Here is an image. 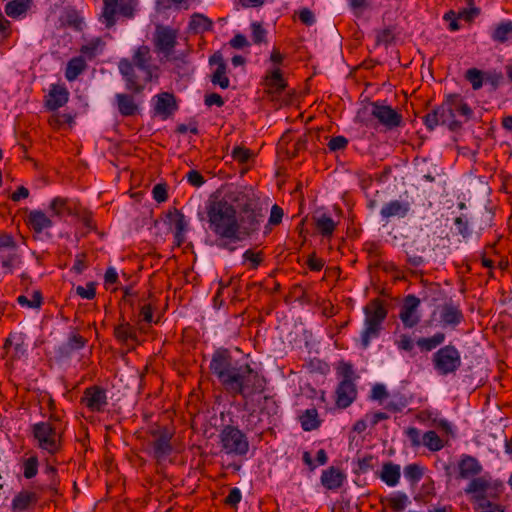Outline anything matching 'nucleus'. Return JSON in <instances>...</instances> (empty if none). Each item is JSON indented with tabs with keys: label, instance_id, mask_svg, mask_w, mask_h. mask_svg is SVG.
<instances>
[{
	"label": "nucleus",
	"instance_id": "nucleus-1",
	"mask_svg": "<svg viewBox=\"0 0 512 512\" xmlns=\"http://www.w3.org/2000/svg\"><path fill=\"white\" fill-rule=\"evenodd\" d=\"M209 369L224 390L232 396L240 395L249 399L262 393L266 386L265 378L258 371L248 362L233 357L226 348L214 351Z\"/></svg>",
	"mask_w": 512,
	"mask_h": 512
},
{
	"label": "nucleus",
	"instance_id": "nucleus-2",
	"mask_svg": "<svg viewBox=\"0 0 512 512\" xmlns=\"http://www.w3.org/2000/svg\"><path fill=\"white\" fill-rule=\"evenodd\" d=\"M236 187L223 195H212L206 203L209 229L217 237V246L234 251L236 243Z\"/></svg>",
	"mask_w": 512,
	"mask_h": 512
},
{
	"label": "nucleus",
	"instance_id": "nucleus-3",
	"mask_svg": "<svg viewBox=\"0 0 512 512\" xmlns=\"http://www.w3.org/2000/svg\"><path fill=\"white\" fill-rule=\"evenodd\" d=\"M118 69L125 80L127 90L133 93L142 92L157 72V67L152 64L150 48L146 45L137 47L131 60L121 59Z\"/></svg>",
	"mask_w": 512,
	"mask_h": 512
},
{
	"label": "nucleus",
	"instance_id": "nucleus-4",
	"mask_svg": "<svg viewBox=\"0 0 512 512\" xmlns=\"http://www.w3.org/2000/svg\"><path fill=\"white\" fill-rule=\"evenodd\" d=\"M236 243L244 241L260 230L264 220L263 209L251 190L236 187Z\"/></svg>",
	"mask_w": 512,
	"mask_h": 512
},
{
	"label": "nucleus",
	"instance_id": "nucleus-5",
	"mask_svg": "<svg viewBox=\"0 0 512 512\" xmlns=\"http://www.w3.org/2000/svg\"><path fill=\"white\" fill-rule=\"evenodd\" d=\"M65 430L61 413L49 415L47 420L34 423L30 427L34 446L43 456H56L62 451Z\"/></svg>",
	"mask_w": 512,
	"mask_h": 512
},
{
	"label": "nucleus",
	"instance_id": "nucleus-6",
	"mask_svg": "<svg viewBox=\"0 0 512 512\" xmlns=\"http://www.w3.org/2000/svg\"><path fill=\"white\" fill-rule=\"evenodd\" d=\"M222 450L231 455H245L249 450L246 435L235 426H225L219 435Z\"/></svg>",
	"mask_w": 512,
	"mask_h": 512
},
{
	"label": "nucleus",
	"instance_id": "nucleus-7",
	"mask_svg": "<svg viewBox=\"0 0 512 512\" xmlns=\"http://www.w3.org/2000/svg\"><path fill=\"white\" fill-rule=\"evenodd\" d=\"M339 373L341 375V381L335 391L336 405L344 409L349 407L356 399L357 389L354 383V372L351 365L344 364Z\"/></svg>",
	"mask_w": 512,
	"mask_h": 512
},
{
	"label": "nucleus",
	"instance_id": "nucleus-8",
	"mask_svg": "<svg viewBox=\"0 0 512 512\" xmlns=\"http://www.w3.org/2000/svg\"><path fill=\"white\" fill-rule=\"evenodd\" d=\"M137 3V0H103L102 18L106 27L114 26L117 14L126 18H133Z\"/></svg>",
	"mask_w": 512,
	"mask_h": 512
},
{
	"label": "nucleus",
	"instance_id": "nucleus-9",
	"mask_svg": "<svg viewBox=\"0 0 512 512\" xmlns=\"http://www.w3.org/2000/svg\"><path fill=\"white\" fill-rule=\"evenodd\" d=\"M433 363L440 374L453 373L461 366L460 352L452 345L444 346L433 355Z\"/></svg>",
	"mask_w": 512,
	"mask_h": 512
},
{
	"label": "nucleus",
	"instance_id": "nucleus-10",
	"mask_svg": "<svg viewBox=\"0 0 512 512\" xmlns=\"http://www.w3.org/2000/svg\"><path fill=\"white\" fill-rule=\"evenodd\" d=\"M150 435L152 437L150 454L158 463H161L172 453L171 439L173 433L167 428H161L151 431Z\"/></svg>",
	"mask_w": 512,
	"mask_h": 512
},
{
	"label": "nucleus",
	"instance_id": "nucleus-11",
	"mask_svg": "<svg viewBox=\"0 0 512 512\" xmlns=\"http://www.w3.org/2000/svg\"><path fill=\"white\" fill-rule=\"evenodd\" d=\"M156 50L169 59L177 44V31L167 26H159L154 36Z\"/></svg>",
	"mask_w": 512,
	"mask_h": 512
},
{
	"label": "nucleus",
	"instance_id": "nucleus-12",
	"mask_svg": "<svg viewBox=\"0 0 512 512\" xmlns=\"http://www.w3.org/2000/svg\"><path fill=\"white\" fill-rule=\"evenodd\" d=\"M459 104V95H449L442 106L438 109L440 123L446 125L450 130L458 129L465 120L453 112L454 106Z\"/></svg>",
	"mask_w": 512,
	"mask_h": 512
},
{
	"label": "nucleus",
	"instance_id": "nucleus-13",
	"mask_svg": "<svg viewBox=\"0 0 512 512\" xmlns=\"http://www.w3.org/2000/svg\"><path fill=\"white\" fill-rule=\"evenodd\" d=\"M81 402L91 412H103L108 404L106 391L100 386L87 387Z\"/></svg>",
	"mask_w": 512,
	"mask_h": 512
},
{
	"label": "nucleus",
	"instance_id": "nucleus-14",
	"mask_svg": "<svg viewBox=\"0 0 512 512\" xmlns=\"http://www.w3.org/2000/svg\"><path fill=\"white\" fill-rule=\"evenodd\" d=\"M265 92L272 96L280 95L286 88L287 83L279 67H272L267 70L262 81Z\"/></svg>",
	"mask_w": 512,
	"mask_h": 512
},
{
	"label": "nucleus",
	"instance_id": "nucleus-15",
	"mask_svg": "<svg viewBox=\"0 0 512 512\" xmlns=\"http://www.w3.org/2000/svg\"><path fill=\"white\" fill-rule=\"evenodd\" d=\"M166 218V223L174 230L176 244L178 246L182 245L185 241V233L188 230V221L184 214L177 209H173L168 211Z\"/></svg>",
	"mask_w": 512,
	"mask_h": 512
},
{
	"label": "nucleus",
	"instance_id": "nucleus-16",
	"mask_svg": "<svg viewBox=\"0 0 512 512\" xmlns=\"http://www.w3.org/2000/svg\"><path fill=\"white\" fill-rule=\"evenodd\" d=\"M399 319L401 321L397 327L413 329L416 325V296L408 295L399 310Z\"/></svg>",
	"mask_w": 512,
	"mask_h": 512
},
{
	"label": "nucleus",
	"instance_id": "nucleus-17",
	"mask_svg": "<svg viewBox=\"0 0 512 512\" xmlns=\"http://www.w3.org/2000/svg\"><path fill=\"white\" fill-rule=\"evenodd\" d=\"M371 114L383 125L395 127L400 123V115L390 106L380 103L372 105Z\"/></svg>",
	"mask_w": 512,
	"mask_h": 512
},
{
	"label": "nucleus",
	"instance_id": "nucleus-18",
	"mask_svg": "<svg viewBox=\"0 0 512 512\" xmlns=\"http://www.w3.org/2000/svg\"><path fill=\"white\" fill-rule=\"evenodd\" d=\"M346 474L338 467L331 466L322 471L320 481L328 490H338L346 481Z\"/></svg>",
	"mask_w": 512,
	"mask_h": 512
},
{
	"label": "nucleus",
	"instance_id": "nucleus-19",
	"mask_svg": "<svg viewBox=\"0 0 512 512\" xmlns=\"http://www.w3.org/2000/svg\"><path fill=\"white\" fill-rule=\"evenodd\" d=\"M209 62L211 65H216V69L212 74L211 82L214 85H219L222 89L229 87L230 80L226 75L227 67L220 53L213 54Z\"/></svg>",
	"mask_w": 512,
	"mask_h": 512
},
{
	"label": "nucleus",
	"instance_id": "nucleus-20",
	"mask_svg": "<svg viewBox=\"0 0 512 512\" xmlns=\"http://www.w3.org/2000/svg\"><path fill=\"white\" fill-rule=\"evenodd\" d=\"M38 502V495L29 490H22L12 500L13 512H24L34 507Z\"/></svg>",
	"mask_w": 512,
	"mask_h": 512
},
{
	"label": "nucleus",
	"instance_id": "nucleus-21",
	"mask_svg": "<svg viewBox=\"0 0 512 512\" xmlns=\"http://www.w3.org/2000/svg\"><path fill=\"white\" fill-rule=\"evenodd\" d=\"M410 211V204L405 201L392 200L386 203L380 210V215L384 220L392 217L403 218Z\"/></svg>",
	"mask_w": 512,
	"mask_h": 512
},
{
	"label": "nucleus",
	"instance_id": "nucleus-22",
	"mask_svg": "<svg viewBox=\"0 0 512 512\" xmlns=\"http://www.w3.org/2000/svg\"><path fill=\"white\" fill-rule=\"evenodd\" d=\"M115 103L119 113L124 117L134 116L139 112V105L130 94L117 93L115 95Z\"/></svg>",
	"mask_w": 512,
	"mask_h": 512
},
{
	"label": "nucleus",
	"instance_id": "nucleus-23",
	"mask_svg": "<svg viewBox=\"0 0 512 512\" xmlns=\"http://www.w3.org/2000/svg\"><path fill=\"white\" fill-rule=\"evenodd\" d=\"M365 312V322L374 323L382 327V323L387 316V311L382 303L375 299L371 301L364 309Z\"/></svg>",
	"mask_w": 512,
	"mask_h": 512
},
{
	"label": "nucleus",
	"instance_id": "nucleus-24",
	"mask_svg": "<svg viewBox=\"0 0 512 512\" xmlns=\"http://www.w3.org/2000/svg\"><path fill=\"white\" fill-rule=\"evenodd\" d=\"M68 98L69 92L65 87L54 85L46 98V107L49 110H57L67 103Z\"/></svg>",
	"mask_w": 512,
	"mask_h": 512
},
{
	"label": "nucleus",
	"instance_id": "nucleus-25",
	"mask_svg": "<svg viewBox=\"0 0 512 512\" xmlns=\"http://www.w3.org/2000/svg\"><path fill=\"white\" fill-rule=\"evenodd\" d=\"M378 476L387 486L395 487L399 483L401 477L400 465L394 464L390 461L385 462L383 463Z\"/></svg>",
	"mask_w": 512,
	"mask_h": 512
},
{
	"label": "nucleus",
	"instance_id": "nucleus-26",
	"mask_svg": "<svg viewBox=\"0 0 512 512\" xmlns=\"http://www.w3.org/2000/svg\"><path fill=\"white\" fill-rule=\"evenodd\" d=\"M19 465L24 478L32 479L38 474L39 457L35 452L26 453Z\"/></svg>",
	"mask_w": 512,
	"mask_h": 512
},
{
	"label": "nucleus",
	"instance_id": "nucleus-27",
	"mask_svg": "<svg viewBox=\"0 0 512 512\" xmlns=\"http://www.w3.org/2000/svg\"><path fill=\"white\" fill-rule=\"evenodd\" d=\"M415 328L396 327L395 344L399 350L411 351L414 347Z\"/></svg>",
	"mask_w": 512,
	"mask_h": 512
},
{
	"label": "nucleus",
	"instance_id": "nucleus-28",
	"mask_svg": "<svg viewBox=\"0 0 512 512\" xmlns=\"http://www.w3.org/2000/svg\"><path fill=\"white\" fill-rule=\"evenodd\" d=\"M28 224L37 233H41L52 227V220L40 210H32L28 214Z\"/></svg>",
	"mask_w": 512,
	"mask_h": 512
},
{
	"label": "nucleus",
	"instance_id": "nucleus-29",
	"mask_svg": "<svg viewBox=\"0 0 512 512\" xmlns=\"http://www.w3.org/2000/svg\"><path fill=\"white\" fill-rule=\"evenodd\" d=\"M77 204L69 199L56 197L50 203V209L53 214L59 217H65L75 213Z\"/></svg>",
	"mask_w": 512,
	"mask_h": 512
},
{
	"label": "nucleus",
	"instance_id": "nucleus-30",
	"mask_svg": "<svg viewBox=\"0 0 512 512\" xmlns=\"http://www.w3.org/2000/svg\"><path fill=\"white\" fill-rule=\"evenodd\" d=\"M114 335L116 339L123 343H137V332L134 326L130 325L128 322L123 321L119 325H117L114 329Z\"/></svg>",
	"mask_w": 512,
	"mask_h": 512
},
{
	"label": "nucleus",
	"instance_id": "nucleus-31",
	"mask_svg": "<svg viewBox=\"0 0 512 512\" xmlns=\"http://www.w3.org/2000/svg\"><path fill=\"white\" fill-rule=\"evenodd\" d=\"M385 503L392 511L402 512L411 504V501L405 493L396 491L385 498Z\"/></svg>",
	"mask_w": 512,
	"mask_h": 512
},
{
	"label": "nucleus",
	"instance_id": "nucleus-32",
	"mask_svg": "<svg viewBox=\"0 0 512 512\" xmlns=\"http://www.w3.org/2000/svg\"><path fill=\"white\" fill-rule=\"evenodd\" d=\"M4 349L7 354L11 353L12 358H20L26 353V346L21 337L10 335L4 343Z\"/></svg>",
	"mask_w": 512,
	"mask_h": 512
},
{
	"label": "nucleus",
	"instance_id": "nucleus-33",
	"mask_svg": "<svg viewBox=\"0 0 512 512\" xmlns=\"http://www.w3.org/2000/svg\"><path fill=\"white\" fill-rule=\"evenodd\" d=\"M299 421L304 431L315 430L321 424L318 411L315 408H309L303 411L299 416Z\"/></svg>",
	"mask_w": 512,
	"mask_h": 512
},
{
	"label": "nucleus",
	"instance_id": "nucleus-34",
	"mask_svg": "<svg viewBox=\"0 0 512 512\" xmlns=\"http://www.w3.org/2000/svg\"><path fill=\"white\" fill-rule=\"evenodd\" d=\"M175 109V99L172 94L162 93L156 97L155 110L158 114L168 116Z\"/></svg>",
	"mask_w": 512,
	"mask_h": 512
},
{
	"label": "nucleus",
	"instance_id": "nucleus-35",
	"mask_svg": "<svg viewBox=\"0 0 512 512\" xmlns=\"http://www.w3.org/2000/svg\"><path fill=\"white\" fill-rule=\"evenodd\" d=\"M460 475L463 478H470L479 474L482 470L479 462L470 456H466L459 464Z\"/></svg>",
	"mask_w": 512,
	"mask_h": 512
},
{
	"label": "nucleus",
	"instance_id": "nucleus-36",
	"mask_svg": "<svg viewBox=\"0 0 512 512\" xmlns=\"http://www.w3.org/2000/svg\"><path fill=\"white\" fill-rule=\"evenodd\" d=\"M86 62L83 57H74L72 58L65 70V77L68 81H74L78 78V76L85 70Z\"/></svg>",
	"mask_w": 512,
	"mask_h": 512
},
{
	"label": "nucleus",
	"instance_id": "nucleus-37",
	"mask_svg": "<svg viewBox=\"0 0 512 512\" xmlns=\"http://www.w3.org/2000/svg\"><path fill=\"white\" fill-rule=\"evenodd\" d=\"M212 26V20L200 13L193 14L189 22V29L194 33L210 31Z\"/></svg>",
	"mask_w": 512,
	"mask_h": 512
},
{
	"label": "nucleus",
	"instance_id": "nucleus-38",
	"mask_svg": "<svg viewBox=\"0 0 512 512\" xmlns=\"http://www.w3.org/2000/svg\"><path fill=\"white\" fill-rule=\"evenodd\" d=\"M1 266L5 273H12L19 265L20 257L16 252V248L0 253Z\"/></svg>",
	"mask_w": 512,
	"mask_h": 512
},
{
	"label": "nucleus",
	"instance_id": "nucleus-39",
	"mask_svg": "<svg viewBox=\"0 0 512 512\" xmlns=\"http://www.w3.org/2000/svg\"><path fill=\"white\" fill-rule=\"evenodd\" d=\"M337 223L327 214H322L316 219V228L323 237L332 236Z\"/></svg>",
	"mask_w": 512,
	"mask_h": 512
},
{
	"label": "nucleus",
	"instance_id": "nucleus-40",
	"mask_svg": "<svg viewBox=\"0 0 512 512\" xmlns=\"http://www.w3.org/2000/svg\"><path fill=\"white\" fill-rule=\"evenodd\" d=\"M381 328L382 327L375 325L374 323L364 321V328L361 332L360 338L361 346L363 349L368 348L371 341L379 336Z\"/></svg>",
	"mask_w": 512,
	"mask_h": 512
},
{
	"label": "nucleus",
	"instance_id": "nucleus-41",
	"mask_svg": "<svg viewBox=\"0 0 512 512\" xmlns=\"http://www.w3.org/2000/svg\"><path fill=\"white\" fill-rule=\"evenodd\" d=\"M87 340L79 335L72 334L67 342L60 348L63 356H69L72 352L82 349L86 345Z\"/></svg>",
	"mask_w": 512,
	"mask_h": 512
},
{
	"label": "nucleus",
	"instance_id": "nucleus-42",
	"mask_svg": "<svg viewBox=\"0 0 512 512\" xmlns=\"http://www.w3.org/2000/svg\"><path fill=\"white\" fill-rule=\"evenodd\" d=\"M30 2L31 0H12L6 4L5 13L9 17L17 18L28 10Z\"/></svg>",
	"mask_w": 512,
	"mask_h": 512
},
{
	"label": "nucleus",
	"instance_id": "nucleus-43",
	"mask_svg": "<svg viewBox=\"0 0 512 512\" xmlns=\"http://www.w3.org/2000/svg\"><path fill=\"white\" fill-rule=\"evenodd\" d=\"M445 341V334L442 332H437L431 337H424L418 339V347L422 351H431L441 345Z\"/></svg>",
	"mask_w": 512,
	"mask_h": 512
},
{
	"label": "nucleus",
	"instance_id": "nucleus-44",
	"mask_svg": "<svg viewBox=\"0 0 512 512\" xmlns=\"http://www.w3.org/2000/svg\"><path fill=\"white\" fill-rule=\"evenodd\" d=\"M488 486L489 483L484 478H475L469 483L468 487L466 488V492L469 494H473L477 502L478 499L485 498L484 493L487 490Z\"/></svg>",
	"mask_w": 512,
	"mask_h": 512
},
{
	"label": "nucleus",
	"instance_id": "nucleus-45",
	"mask_svg": "<svg viewBox=\"0 0 512 512\" xmlns=\"http://www.w3.org/2000/svg\"><path fill=\"white\" fill-rule=\"evenodd\" d=\"M461 312L454 306L446 305L441 311V320L447 325H456L461 321Z\"/></svg>",
	"mask_w": 512,
	"mask_h": 512
},
{
	"label": "nucleus",
	"instance_id": "nucleus-46",
	"mask_svg": "<svg viewBox=\"0 0 512 512\" xmlns=\"http://www.w3.org/2000/svg\"><path fill=\"white\" fill-rule=\"evenodd\" d=\"M512 36V21L500 23L493 31L492 38L497 42H505Z\"/></svg>",
	"mask_w": 512,
	"mask_h": 512
},
{
	"label": "nucleus",
	"instance_id": "nucleus-47",
	"mask_svg": "<svg viewBox=\"0 0 512 512\" xmlns=\"http://www.w3.org/2000/svg\"><path fill=\"white\" fill-rule=\"evenodd\" d=\"M17 302L22 307L28 308H39L42 304V295L40 291H33V293L28 295H19L17 297Z\"/></svg>",
	"mask_w": 512,
	"mask_h": 512
},
{
	"label": "nucleus",
	"instance_id": "nucleus-48",
	"mask_svg": "<svg viewBox=\"0 0 512 512\" xmlns=\"http://www.w3.org/2000/svg\"><path fill=\"white\" fill-rule=\"evenodd\" d=\"M418 420L422 422L431 421L434 425L441 427L447 433L451 431L450 424L445 420H437L436 414L431 411H418Z\"/></svg>",
	"mask_w": 512,
	"mask_h": 512
},
{
	"label": "nucleus",
	"instance_id": "nucleus-49",
	"mask_svg": "<svg viewBox=\"0 0 512 512\" xmlns=\"http://www.w3.org/2000/svg\"><path fill=\"white\" fill-rule=\"evenodd\" d=\"M423 444L432 451H438L443 447V441L434 431L423 435Z\"/></svg>",
	"mask_w": 512,
	"mask_h": 512
},
{
	"label": "nucleus",
	"instance_id": "nucleus-50",
	"mask_svg": "<svg viewBox=\"0 0 512 512\" xmlns=\"http://www.w3.org/2000/svg\"><path fill=\"white\" fill-rule=\"evenodd\" d=\"M253 155L254 154L250 149L242 146L234 147L231 152L233 160L237 161L240 164L247 163L253 157Z\"/></svg>",
	"mask_w": 512,
	"mask_h": 512
},
{
	"label": "nucleus",
	"instance_id": "nucleus-51",
	"mask_svg": "<svg viewBox=\"0 0 512 512\" xmlns=\"http://www.w3.org/2000/svg\"><path fill=\"white\" fill-rule=\"evenodd\" d=\"M476 512H504L500 505L493 503L486 498H480L475 505Z\"/></svg>",
	"mask_w": 512,
	"mask_h": 512
},
{
	"label": "nucleus",
	"instance_id": "nucleus-52",
	"mask_svg": "<svg viewBox=\"0 0 512 512\" xmlns=\"http://www.w3.org/2000/svg\"><path fill=\"white\" fill-rule=\"evenodd\" d=\"M252 40L255 44L266 42L267 31L259 22L251 23Z\"/></svg>",
	"mask_w": 512,
	"mask_h": 512
},
{
	"label": "nucleus",
	"instance_id": "nucleus-53",
	"mask_svg": "<svg viewBox=\"0 0 512 512\" xmlns=\"http://www.w3.org/2000/svg\"><path fill=\"white\" fill-rule=\"evenodd\" d=\"M414 239L409 238L407 241H403L399 243V245L403 248V251L405 252L407 256V261L414 266L416 261V248L414 246Z\"/></svg>",
	"mask_w": 512,
	"mask_h": 512
},
{
	"label": "nucleus",
	"instance_id": "nucleus-54",
	"mask_svg": "<svg viewBox=\"0 0 512 512\" xmlns=\"http://www.w3.org/2000/svg\"><path fill=\"white\" fill-rule=\"evenodd\" d=\"M244 262H249L252 269H256L262 262L261 252H255L252 249H248L243 254Z\"/></svg>",
	"mask_w": 512,
	"mask_h": 512
},
{
	"label": "nucleus",
	"instance_id": "nucleus-55",
	"mask_svg": "<svg viewBox=\"0 0 512 512\" xmlns=\"http://www.w3.org/2000/svg\"><path fill=\"white\" fill-rule=\"evenodd\" d=\"M76 293L83 299L91 300L96 295V288L93 282H89L85 286H77Z\"/></svg>",
	"mask_w": 512,
	"mask_h": 512
},
{
	"label": "nucleus",
	"instance_id": "nucleus-56",
	"mask_svg": "<svg viewBox=\"0 0 512 512\" xmlns=\"http://www.w3.org/2000/svg\"><path fill=\"white\" fill-rule=\"evenodd\" d=\"M100 45V39L93 40L88 44L82 46L81 53L91 59L99 53Z\"/></svg>",
	"mask_w": 512,
	"mask_h": 512
},
{
	"label": "nucleus",
	"instance_id": "nucleus-57",
	"mask_svg": "<svg viewBox=\"0 0 512 512\" xmlns=\"http://www.w3.org/2000/svg\"><path fill=\"white\" fill-rule=\"evenodd\" d=\"M283 209L278 206L277 204H274L271 207L270 216L268 219V225L270 226H276L279 225L282 222L283 219Z\"/></svg>",
	"mask_w": 512,
	"mask_h": 512
},
{
	"label": "nucleus",
	"instance_id": "nucleus-58",
	"mask_svg": "<svg viewBox=\"0 0 512 512\" xmlns=\"http://www.w3.org/2000/svg\"><path fill=\"white\" fill-rule=\"evenodd\" d=\"M466 78L472 84L473 89L477 90L482 86V74L479 70L472 68L466 72Z\"/></svg>",
	"mask_w": 512,
	"mask_h": 512
},
{
	"label": "nucleus",
	"instance_id": "nucleus-59",
	"mask_svg": "<svg viewBox=\"0 0 512 512\" xmlns=\"http://www.w3.org/2000/svg\"><path fill=\"white\" fill-rule=\"evenodd\" d=\"M459 106L458 105H455L454 106V109H453V112L456 113V115L460 118H462L463 120L467 121L471 114H472V111L471 109L468 107V105L466 103L463 102L462 98L459 96Z\"/></svg>",
	"mask_w": 512,
	"mask_h": 512
},
{
	"label": "nucleus",
	"instance_id": "nucleus-60",
	"mask_svg": "<svg viewBox=\"0 0 512 512\" xmlns=\"http://www.w3.org/2000/svg\"><path fill=\"white\" fill-rule=\"evenodd\" d=\"M187 182L194 187H201L205 183L204 177L197 170H190L186 174Z\"/></svg>",
	"mask_w": 512,
	"mask_h": 512
},
{
	"label": "nucleus",
	"instance_id": "nucleus-61",
	"mask_svg": "<svg viewBox=\"0 0 512 512\" xmlns=\"http://www.w3.org/2000/svg\"><path fill=\"white\" fill-rule=\"evenodd\" d=\"M394 39V33L393 30L390 28H385L381 31H378L376 34V41L377 44H384L387 45L391 43Z\"/></svg>",
	"mask_w": 512,
	"mask_h": 512
},
{
	"label": "nucleus",
	"instance_id": "nucleus-62",
	"mask_svg": "<svg viewBox=\"0 0 512 512\" xmlns=\"http://www.w3.org/2000/svg\"><path fill=\"white\" fill-rule=\"evenodd\" d=\"M375 458L372 455H366L363 458H359L357 461L358 471L366 473L373 468V462Z\"/></svg>",
	"mask_w": 512,
	"mask_h": 512
},
{
	"label": "nucleus",
	"instance_id": "nucleus-63",
	"mask_svg": "<svg viewBox=\"0 0 512 512\" xmlns=\"http://www.w3.org/2000/svg\"><path fill=\"white\" fill-rule=\"evenodd\" d=\"M153 198L158 203L164 202L168 198L166 186L163 184H157L152 190Z\"/></svg>",
	"mask_w": 512,
	"mask_h": 512
},
{
	"label": "nucleus",
	"instance_id": "nucleus-64",
	"mask_svg": "<svg viewBox=\"0 0 512 512\" xmlns=\"http://www.w3.org/2000/svg\"><path fill=\"white\" fill-rule=\"evenodd\" d=\"M348 144V140L344 136H336L330 139L328 147L331 151L344 149Z\"/></svg>",
	"mask_w": 512,
	"mask_h": 512
}]
</instances>
